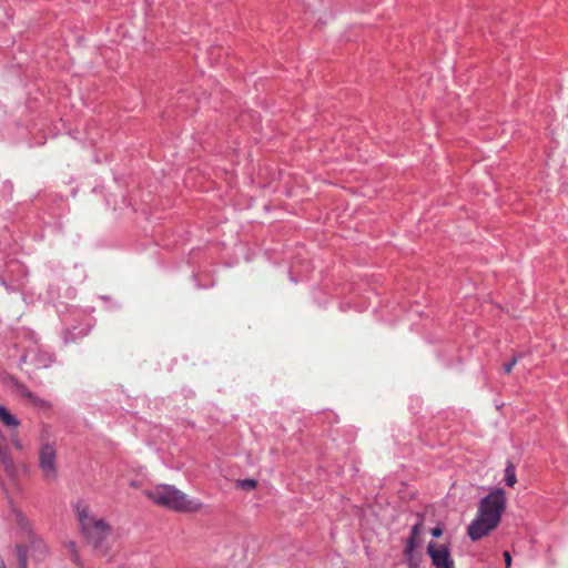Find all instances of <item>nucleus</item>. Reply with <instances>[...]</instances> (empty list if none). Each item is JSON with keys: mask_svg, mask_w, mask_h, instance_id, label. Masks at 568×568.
<instances>
[{"mask_svg": "<svg viewBox=\"0 0 568 568\" xmlns=\"http://www.w3.org/2000/svg\"><path fill=\"white\" fill-rule=\"evenodd\" d=\"M422 531H423V523L422 521H419L413 526L410 536H409V538L406 542L405 549H404V554H410V552L415 551L416 547L419 544V537H420Z\"/></svg>", "mask_w": 568, "mask_h": 568, "instance_id": "nucleus-7", "label": "nucleus"}, {"mask_svg": "<svg viewBox=\"0 0 568 568\" xmlns=\"http://www.w3.org/2000/svg\"><path fill=\"white\" fill-rule=\"evenodd\" d=\"M143 494L156 506L176 513H196L203 508L200 499L187 496L173 485L160 484Z\"/></svg>", "mask_w": 568, "mask_h": 568, "instance_id": "nucleus-2", "label": "nucleus"}, {"mask_svg": "<svg viewBox=\"0 0 568 568\" xmlns=\"http://www.w3.org/2000/svg\"><path fill=\"white\" fill-rule=\"evenodd\" d=\"M404 556H405L406 561L408 564V568H418L419 567V562H420V559H422L420 555H416L415 552H410V554H404Z\"/></svg>", "mask_w": 568, "mask_h": 568, "instance_id": "nucleus-11", "label": "nucleus"}, {"mask_svg": "<svg viewBox=\"0 0 568 568\" xmlns=\"http://www.w3.org/2000/svg\"><path fill=\"white\" fill-rule=\"evenodd\" d=\"M39 467L47 481L58 477L57 450L52 444H43L39 450Z\"/></svg>", "mask_w": 568, "mask_h": 568, "instance_id": "nucleus-5", "label": "nucleus"}, {"mask_svg": "<svg viewBox=\"0 0 568 568\" xmlns=\"http://www.w3.org/2000/svg\"><path fill=\"white\" fill-rule=\"evenodd\" d=\"M257 486V481L255 479H239L236 480V487L241 489H254Z\"/></svg>", "mask_w": 568, "mask_h": 568, "instance_id": "nucleus-12", "label": "nucleus"}, {"mask_svg": "<svg viewBox=\"0 0 568 568\" xmlns=\"http://www.w3.org/2000/svg\"><path fill=\"white\" fill-rule=\"evenodd\" d=\"M506 507V498L503 489L483 498L478 506L477 517L468 526L467 532L471 540H479L494 530L500 521Z\"/></svg>", "mask_w": 568, "mask_h": 568, "instance_id": "nucleus-1", "label": "nucleus"}, {"mask_svg": "<svg viewBox=\"0 0 568 568\" xmlns=\"http://www.w3.org/2000/svg\"><path fill=\"white\" fill-rule=\"evenodd\" d=\"M18 525L22 532L23 544L16 546V555L19 568L28 567V551L36 561H41L48 554V548L44 541L34 535L32 525L23 516L18 515Z\"/></svg>", "mask_w": 568, "mask_h": 568, "instance_id": "nucleus-3", "label": "nucleus"}, {"mask_svg": "<svg viewBox=\"0 0 568 568\" xmlns=\"http://www.w3.org/2000/svg\"><path fill=\"white\" fill-rule=\"evenodd\" d=\"M0 420L7 427L17 428L20 422L3 406L0 405Z\"/></svg>", "mask_w": 568, "mask_h": 568, "instance_id": "nucleus-8", "label": "nucleus"}, {"mask_svg": "<svg viewBox=\"0 0 568 568\" xmlns=\"http://www.w3.org/2000/svg\"><path fill=\"white\" fill-rule=\"evenodd\" d=\"M0 568H6V565L1 558H0Z\"/></svg>", "mask_w": 568, "mask_h": 568, "instance_id": "nucleus-18", "label": "nucleus"}, {"mask_svg": "<svg viewBox=\"0 0 568 568\" xmlns=\"http://www.w3.org/2000/svg\"><path fill=\"white\" fill-rule=\"evenodd\" d=\"M19 393L22 397L29 399L34 405H43L44 403L23 385L19 386Z\"/></svg>", "mask_w": 568, "mask_h": 568, "instance_id": "nucleus-9", "label": "nucleus"}, {"mask_svg": "<svg viewBox=\"0 0 568 568\" xmlns=\"http://www.w3.org/2000/svg\"><path fill=\"white\" fill-rule=\"evenodd\" d=\"M518 359H519L518 356H514L509 363L504 365V367H503L504 372L506 374H509L511 372L513 367L517 364Z\"/></svg>", "mask_w": 568, "mask_h": 568, "instance_id": "nucleus-14", "label": "nucleus"}, {"mask_svg": "<svg viewBox=\"0 0 568 568\" xmlns=\"http://www.w3.org/2000/svg\"><path fill=\"white\" fill-rule=\"evenodd\" d=\"M65 548L69 551L71 559L74 564L80 565V556L78 551L77 544L72 540L65 542Z\"/></svg>", "mask_w": 568, "mask_h": 568, "instance_id": "nucleus-10", "label": "nucleus"}, {"mask_svg": "<svg viewBox=\"0 0 568 568\" xmlns=\"http://www.w3.org/2000/svg\"><path fill=\"white\" fill-rule=\"evenodd\" d=\"M12 444L14 445V447H17L18 449H21L22 448V445L20 443V440L18 438H16L14 436L12 437Z\"/></svg>", "mask_w": 568, "mask_h": 568, "instance_id": "nucleus-17", "label": "nucleus"}, {"mask_svg": "<svg viewBox=\"0 0 568 568\" xmlns=\"http://www.w3.org/2000/svg\"><path fill=\"white\" fill-rule=\"evenodd\" d=\"M503 556L505 559L506 568H509L511 565V556H510L509 551H504Z\"/></svg>", "mask_w": 568, "mask_h": 568, "instance_id": "nucleus-16", "label": "nucleus"}, {"mask_svg": "<svg viewBox=\"0 0 568 568\" xmlns=\"http://www.w3.org/2000/svg\"><path fill=\"white\" fill-rule=\"evenodd\" d=\"M427 554L434 568H456L448 545L429 541Z\"/></svg>", "mask_w": 568, "mask_h": 568, "instance_id": "nucleus-6", "label": "nucleus"}, {"mask_svg": "<svg viewBox=\"0 0 568 568\" xmlns=\"http://www.w3.org/2000/svg\"><path fill=\"white\" fill-rule=\"evenodd\" d=\"M430 532L434 537L438 538L443 535L444 530L440 526H437V527L433 528Z\"/></svg>", "mask_w": 568, "mask_h": 568, "instance_id": "nucleus-15", "label": "nucleus"}, {"mask_svg": "<svg viewBox=\"0 0 568 568\" xmlns=\"http://www.w3.org/2000/svg\"><path fill=\"white\" fill-rule=\"evenodd\" d=\"M77 515L81 532L87 542L95 549L103 548V544L111 534V527L102 519L90 513L85 504L77 505Z\"/></svg>", "mask_w": 568, "mask_h": 568, "instance_id": "nucleus-4", "label": "nucleus"}, {"mask_svg": "<svg viewBox=\"0 0 568 568\" xmlns=\"http://www.w3.org/2000/svg\"><path fill=\"white\" fill-rule=\"evenodd\" d=\"M505 480L508 486H514L516 484V475L514 466H508L505 470Z\"/></svg>", "mask_w": 568, "mask_h": 568, "instance_id": "nucleus-13", "label": "nucleus"}]
</instances>
